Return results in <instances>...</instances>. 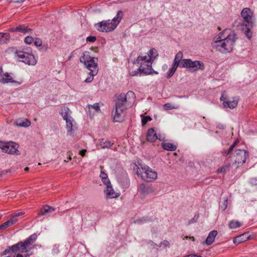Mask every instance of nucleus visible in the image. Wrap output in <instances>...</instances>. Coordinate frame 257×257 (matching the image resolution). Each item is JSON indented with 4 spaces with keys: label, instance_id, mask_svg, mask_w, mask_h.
I'll return each mask as SVG.
<instances>
[{
    "label": "nucleus",
    "instance_id": "44",
    "mask_svg": "<svg viewBox=\"0 0 257 257\" xmlns=\"http://www.w3.org/2000/svg\"><path fill=\"white\" fill-rule=\"evenodd\" d=\"M33 42L34 43V45L37 47L42 46V42L40 38H36L35 40L34 39Z\"/></svg>",
    "mask_w": 257,
    "mask_h": 257
},
{
    "label": "nucleus",
    "instance_id": "43",
    "mask_svg": "<svg viewBox=\"0 0 257 257\" xmlns=\"http://www.w3.org/2000/svg\"><path fill=\"white\" fill-rule=\"evenodd\" d=\"M152 120V118L150 116H146L142 119V123L143 125H145L149 121Z\"/></svg>",
    "mask_w": 257,
    "mask_h": 257
},
{
    "label": "nucleus",
    "instance_id": "7",
    "mask_svg": "<svg viewBox=\"0 0 257 257\" xmlns=\"http://www.w3.org/2000/svg\"><path fill=\"white\" fill-rule=\"evenodd\" d=\"M15 53L17 54L19 61L29 65H35L36 64L37 60L32 54L21 51H16Z\"/></svg>",
    "mask_w": 257,
    "mask_h": 257
},
{
    "label": "nucleus",
    "instance_id": "1",
    "mask_svg": "<svg viewBox=\"0 0 257 257\" xmlns=\"http://www.w3.org/2000/svg\"><path fill=\"white\" fill-rule=\"evenodd\" d=\"M236 39V34L233 32H230L223 40L212 42L211 46L216 51L227 54L232 51Z\"/></svg>",
    "mask_w": 257,
    "mask_h": 257
},
{
    "label": "nucleus",
    "instance_id": "31",
    "mask_svg": "<svg viewBox=\"0 0 257 257\" xmlns=\"http://www.w3.org/2000/svg\"><path fill=\"white\" fill-rule=\"evenodd\" d=\"M54 210L55 209L53 207L46 205L40 210V211L38 213V214L44 215L49 212L54 211Z\"/></svg>",
    "mask_w": 257,
    "mask_h": 257
},
{
    "label": "nucleus",
    "instance_id": "55",
    "mask_svg": "<svg viewBox=\"0 0 257 257\" xmlns=\"http://www.w3.org/2000/svg\"><path fill=\"white\" fill-rule=\"evenodd\" d=\"M100 177L101 178V179H104V178H107L108 177H107V175L106 173H105L104 172H103L102 170L101 171V173H100Z\"/></svg>",
    "mask_w": 257,
    "mask_h": 257
},
{
    "label": "nucleus",
    "instance_id": "25",
    "mask_svg": "<svg viewBox=\"0 0 257 257\" xmlns=\"http://www.w3.org/2000/svg\"><path fill=\"white\" fill-rule=\"evenodd\" d=\"M10 39V35L8 33L0 32V45L7 43Z\"/></svg>",
    "mask_w": 257,
    "mask_h": 257
},
{
    "label": "nucleus",
    "instance_id": "56",
    "mask_svg": "<svg viewBox=\"0 0 257 257\" xmlns=\"http://www.w3.org/2000/svg\"><path fill=\"white\" fill-rule=\"evenodd\" d=\"M86 152V150L83 149L79 151V155H80L81 156L84 157L85 155V153Z\"/></svg>",
    "mask_w": 257,
    "mask_h": 257
},
{
    "label": "nucleus",
    "instance_id": "30",
    "mask_svg": "<svg viewBox=\"0 0 257 257\" xmlns=\"http://www.w3.org/2000/svg\"><path fill=\"white\" fill-rule=\"evenodd\" d=\"M242 30L244 31V33L246 36V37L248 39H250L252 37V33L250 31V28L252 27H248V26H246V24L242 25Z\"/></svg>",
    "mask_w": 257,
    "mask_h": 257
},
{
    "label": "nucleus",
    "instance_id": "51",
    "mask_svg": "<svg viewBox=\"0 0 257 257\" xmlns=\"http://www.w3.org/2000/svg\"><path fill=\"white\" fill-rule=\"evenodd\" d=\"M228 169V166H223L222 167H221V168L219 169L217 171V173H224V172H225L226 171V170Z\"/></svg>",
    "mask_w": 257,
    "mask_h": 257
},
{
    "label": "nucleus",
    "instance_id": "24",
    "mask_svg": "<svg viewBox=\"0 0 257 257\" xmlns=\"http://www.w3.org/2000/svg\"><path fill=\"white\" fill-rule=\"evenodd\" d=\"M66 122V128L67 129V134L68 135H71L73 132V119L72 117L66 119L65 120Z\"/></svg>",
    "mask_w": 257,
    "mask_h": 257
},
{
    "label": "nucleus",
    "instance_id": "39",
    "mask_svg": "<svg viewBox=\"0 0 257 257\" xmlns=\"http://www.w3.org/2000/svg\"><path fill=\"white\" fill-rule=\"evenodd\" d=\"M170 242L167 240H163L158 245V248H161L162 249L165 248L166 247H169L170 246Z\"/></svg>",
    "mask_w": 257,
    "mask_h": 257
},
{
    "label": "nucleus",
    "instance_id": "53",
    "mask_svg": "<svg viewBox=\"0 0 257 257\" xmlns=\"http://www.w3.org/2000/svg\"><path fill=\"white\" fill-rule=\"evenodd\" d=\"M101 180H102V181L103 182V184H104L105 185H106V187L107 186V185H111L110 182L108 178V177L104 178V179H101Z\"/></svg>",
    "mask_w": 257,
    "mask_h": 257
},
{
    "label": "nucleus",
    "instance_id": "46",
    "mask_svg": "<svg viewBox=\"0 0 257 257\" xmlns=\"http://www.w3.org/2000/svg\"><path fill=\"white\" fill-rule=\"evenodd\" d=\"M148 221H149V219L148 217H143L141 218L137 219L136 222L139 223H144Z\"/></svg>",
    "mask_w": 257,
    "mask_h": 257
},
{
    "label": "nucleus",
    "instance_id": "21",
    "mask_svg": "<svg viewBox=\"0 0 257 257\" xmlns=\"http://www.w3.org/2000/svg\"><path fill=\"white\" fill-rule=\"evenodd\" d=\"M124 111H119L118 109H115V111L113 114V120L116 122H121L124 118Z\"/></svg>",
    "mask_w": 257,
    "mask_h": 257
},
{
    "label": "nucleus",
    "instance_id": "63",
    "mask_svg": "<svg viewBox=\"0 0 257 257\" xmlns=\"http://www.w3.org/2000/svg\"><path fill=\"white\" fill-rule=\"evenodd\" d=\"M198 217V216L195 215L194 218H193V221L192 222L196 221L195 219H197Z\"/></svg>",
    "mask_w": 257,
    "mask_h": 257
},
{
    "label": "nucleus",
    "instance_id": "61",
    "mask_svg": "<svg viewBox=\"0 0 257 257\" xmlns=\"http://www.w3.org/2000/svg\"><path fill=\"white\" fill-rule=\"evenodd\" d=\"M218 127L219 128H221V129H224L225 128V126L224 125V124H219L218 125Z\"/></svg>",
    "mask_w": 257,
    "mask_h": 257
},
{
    "label": "nucleus",
    "instance_id": "47",
    "mask_svg": "<svg viewBox=\"0 0 257 257\" xmlns=\"http://www.w3.org/2000/svg\"><path fill=\"white\" fill-rule=\"evenodd\" d=\"M88 74L90 75V76L88 77L85 80V82L86 83L91 82L93 80V77L95 75H92V74L90 73V72L88 73Z\"/></svg>",
    "mask_w": 257,
    "mask_h": 257
},
{
    "label": "nucleus",
    "instance_id": "20",
    "mask_svg": "<svg viewBox=\"0 0 257 257\" xmlns=\"http://www.w3.org/2000/svg\"><path fill=\"white\" fill-rule=\"evenodd\" d=\"M217 234V231L216 230H212L210 231L205 240V243L208 245H211L215 240V238Z\"/></svg>",
    "mask_w": 257,
    "mask_h": 257
},
{
    "label": "nucleus",
    "instance_id": "10",
    "mask_svg": "<svg viewBox=\"0 0 257 257\" xmlns=\"http://www.w3.org/2000/svg\"><path fill=\"white\" fill-rule=\"evenodd\" d=\"M248 157V153L244 150H237L235 151L233 157L235 158L233 164H237V167L242 165L245 162Z\"/></svg>",
    "mask_w": 257,
    "mask_h": 257
},
{
    "label": "nucleus",
    "instance_id": "15",
    "mask_svg": "<svg viewBox=\"0 0 257 257\" xmlns=\"http://www.w3.org/2000/svg\"><path fill=\"white\" fill-rule=\"evenodd\" d=\"M157 139L161 140V138L157 135L154 128L149 129L147 134V140L150 142H154Z\"/></svg>",
    "mask_w": 257,
    "mask_h": 257
},
{
    "label": "nucleus",
    "instance_id": "22",
    "mask_svg": "<svg viewBox=\"0 0 257 257\" xmlns=\"http://www.w3.org/2000/svg\"><path fill=\"white\" fill-rule=\"evenodd\" d=\"M161 146L164 150L168 151H174L177 148L176 145L170 143L163 142L161 144Z\"/></svg>",
    "mask_w": 257,
    "mask_h": 257
},
{
    "label": "nucleus",
    "instance_id": "23",
    "mask_svg": "<svg viewBox=\"0 0 257 257\" xmlns=\"http://www.w3.org/2000/svg\"><path fill=\"white\" fill-rule=\"evenodd\" d=\"M183 57V53L181 51H179L176 55L175 59L173 61V64L175 66L180 67V64L182 61V58Z\"/></svg>",
    "mask_w": 257,
    "mask_h": 257
},
{
    "label": "nucleus",
    "instance_id": "28",
    "mask_svg": "<svg viewBox=\"0 0 257 257\" xmlns=\"http://www.w3.org/2000/svg\"><path fill=\"white\" fill-rule=\"evenodd\" d=\"M88 112L90 114H91V109H93L94 111L92 113L94 114L96 112H98L100 111V107L99 104L98 103H95L93 104H88Z\"/></svg>",
    "mask_w": 257,
    "mask_h": 257
},
{
    "label": "nucleus",
    "instance_id": "41",
    "mask_svg": "<svg viewBox=\"0 0 257 257\" xmlns=\"http://www.w3.org/2000/svg\"><path fill=\"white\" fill-rule=\"evenodd\" d=\"M12 225V222L8 220L6 222L0 225V229H5Z\"/></svg>",
    "mask_w": 257,
    "mask_h": 257
},
{
    "label": "nucleus",
    "instance_id": "9",
    "mask_svg": "<svg viewBox=\"0 0 257 257\" xmlns=\"http://www.w3.org/2000/svg\"><path fill=\"white\" fill-rule=\"evenodd\" d=\"M138 63L140 65V67H142V68L145 69L151 72H153L154 71L152 69V60L150 58V56H139L136 60L134 61V63Z\"/></svg>",
    "mask_w": 257,
    "mask_h": 257
},
{
    "label": "nucleus",
    "instance_id": "13",
    "mask_svg": "<svg viewBox=\"0 0 257 257\" xmlns=\"http://www.w3.org/2000/svg\"><path fill=\"white\" fill-rule=\"evenodd\" d=\"M0 82L2 84L12 83H15L16 85H19L22 83V81L19 82L14 80L10 73H4L2 71L0 72Z\"/></svg>",
    "mask_w": 257,
    "mask_h": 257
},
{
    "label": "nucleus",
    "instance_id": "11",
    "mask_svg": "<svg viewBox=\"0 0 257 257\" xmlns=\"http://www.w3.org/2000/svg\"><path fill=\"white\" fill-rule=\"evenodd\" d=\"M220 100L223 101V104L225 107L233 109L237 106L238 99L237 97H233L229 99L227 96H225L224 94H222L220 97Z\"/></svg>",
    "mask_w": 257,
    "mask_h": 257
},
{
    "label": "nucleus",
    "instance_id": "57",
    "mask_svg": "<svg viewBox=\"0 0 257 257\" xmlns=\"http://www.w3.org/2000/svg\"><path fill=\"white\" fill-rule=\"evenodd\" d=\"M9 31L11 32H18L17 27H15V28H10L9 30Z\"/></svg>",
    "mask_w": 257,
    "mask_h": 257
},
{
    "label": "nucleus",
    "instance_id": "64",
    "mask_svg": "<svg viewBox=\"0 0 257 257\" xmlns=\"http://www.w3.org/2000/svg\"><path fill=\"white\" fill-rule=\"evenodd\" d=\"M198 217V216L195 215L194 218H193V221L192 222L196 221L195 219H197Z\"/></svg>",
    "mask_w": 257,
    "mask_h": 257
},
{
    "label": "nucleus",
    "instance_id": "34",
    "mask_svg": "<svg viewBox=\"0 0 257 257\" xmlns=\"http://www.w3.org/2000/svg\"><path fill=\"white\" fill-rule=\"evenodd\" d=\"M228 31H230L229 30H225L223 31L220 32L218 35H217L216 37H215L213 40L212 42H215L216 41H219L220 40H223V38H225L226 37L224 36L225 33H227Z\"/></svg>",
    "mask_w": 257,
    "mask_h": 257
},
{
    "label": "nucleus",
    "instance_id": "45",
    "mask_svg": "<svg viewBox=\"0 0 257 257\" xmlns=\"http://www.w3.org/2000/svg\"><path fill=\"white\" fill-rule=\"evenodd\" d=\"M148 245H150V247H151L152 248L158 249V246H159L158 244H157V243H155L152 240L148 241Z\"/></svg>",
    "mask_w": 257,
    "mask_h": 257
},
{
    "label": "nucleus",
    "instance_id": "36",
    "mask_svg": "<svg viewBox=\"0 0 257 257\" xmlns=\"http://www.w3.org/2000/svg\"><path fill=\"white\" fill-rule=\"evenodd\" d=\"M241 225V223L238 221H230L229 223V227L231 229H235Z\"/></svg>",
    "mask_w": 257,
    "mask_h": 257
},
{
    "label": "nucleus",
    "instance_id": "18",
    "mask_svg": "<svg viewBox=\"0 0 257 257\" xmlns=\"http://www.w3.org/2000/svg\"><path fill=\"white\" fill-rule=\"evenodd\" d=\"M139 74L140 76L142 75V74H144L145 75H149L152 74V72L146 70L145 69L142 68V67H140L138 68L136 70L130 72V74L132 76H137L138 74Z\"/></svg>",
    "mask_w": 257,
    "mask_h": 257
},
{
    "label": "nucleus",
    "instance_id": "48",
    "mask_svg": "<svg viewBox=\"0 0 257 257\" xmlns=\"http://www.w3.org/2000/svg\"><path fill=\"white\" fill-rule=\"evenodd\" d=\"M250 183L252 186L257 187V178H252L250 179Z\"/></svg>",
    "mask_w": 257,
    "mask_h": 257
},
{
    "label": "nucleus",
    "instance_id": "40",
    "mask_svg": "<svg viewBox=\"0 0 257 257\" xmlns=\"http://www.w3.org/2000/svg\"><path fill=\"white\" fill-rule=\"evenodd\" d=\"M157 53V51L155 48H152L149 51V52L147 56H150V58L152 59V58L153 57H154V58L156 57V56H154V55H156V56L158 55V54Z\"/></svg>",
    "mask_w": 257,
    "mask_h": 257
},
{
    "label": "nucleus",
    "instance_id": "33",
    "mask_svg": "<svg viewBox=\"0 0 257 257\" xmlns=\"http://www.w3.org/2000/svg\"><path fill=\"white\" fill-rule=\"evenodd\" d=\"M14 246V245H12L11 247H8L2 253V255H6L11 252H15L16 253L17 252H20V249L19 248H16V249H13V247Z\"/></svg>",
    "mask_w": 257,
    "mask_h": 257
},
{
    "label": "nucleus",
    "instance_id": "37",
    "mask_svg": "<svg viewBox=\"0 0 257 257\" xmlns=\"http://www.w3.org/2000/svg\"><path fill=\"white\" fill-rule=\"evenodd\" d=\"M23 214H24V213L22 212L15 213L12 215L11 218L10 219H9V220L12 222V224L13 225L17 222V221H18L17 217L18 216H22Z\"/></svg>",
    "mask_w": 257,
    "mask_h": 257
},
{
    "label": "nucleus",
    "instance_id": "52",
    "mask_svg": "<svg viewBox=\"0 0 257 257\" xmlns=\"http://www.w3.org/2000/svg\"><path fill=\"white\" fill-rule=\"evenodd\" d=\"M96 37L94 36H90L87 37L86 38V41L87 42H94L96 41Z\"/></svg>",
    "mask_w": 257,
    "mask_h": 257
},
{
    "label": "nucleus",
    "instance_id": "58",
    "mask_svg": "<svg viewBox=\"0 0 257 257\" xmlns=\"http://www.w3.org/2000/svg\"><path fill=\"white\" fill-rule=\"evenodd\" d=\"M53 252L54 253H57L58 252V249L56 246H55L53 249Z\"/></svg>",
    "mask_w": 257,
    "mask_h": 257
},
{
    "label": "nucleus",
    "instance_id": "5",
    "mask_svg": "<svg viewBox=\"0 0 257 257\" xmlns=\"http://www.w3.org/2000/svg\"><path fill=\"white\" fill-rule=\"evenodd\" d=\"M37 238V235L34 233L24 241H19L16 244H15L13 248L14 249L19 248L21 253L27 252L31 248L29 246L36 240Z\"/></svg>",
    "mask_w": 257,
    "mask_h": 257
},
{
    "label": "nucleus",
    "instance_id": "17",
    "mask_svg": "<svg viewBox=\"0 0 257 257\" xmlns=\"http://www.w3.org/2000/svg\"><path fill=\"white\" fill-rule=\"evenodd\" d=\"M249 238V235L248 233H244L234 237L233 239V243L236 244H238L241 242L247 240Z\"/></svg>",
    "mask_w": 257,
    "mask_h": 257
},
{
    "label": "nucleus",
    "instance_id": "62",
    "mask_svg": "<svg viewBox=\"0 0 257 257\" xmlns=\"http://www.w3.org/2000/svg\"><path fill=\"white\" fill-rule=\"evenodd\" d=\"M47 47H45V46H42L41 48H40V50H47Z\"/></svg>",
    "mask_w": 257,
    "mask_h": 257
},
{
    "label": "nucleus",
    "instance_id": "54",
    "mask_svg": "<svg viewBox=\"0 0 257 257\" xmlns=\"http://www.w3.org/2000/svg\"><path fill=\"white\" fill-rule=\"evenodd\" d=\"M125 95H126V96H127L131 97L133 98H134L135 97V94L134 92L132 91H129L128 92H127V93L126 94H125Z\"/></svg>",
    "mask_w": 257,
    "mask_h": 257
},
{
    "label": "nucleus",
    "instance_id": "2",
    "mask_svg": "<svg viewBox=\"0 0 257 257\" xmlns=\"http://www.w3.org/2000/svg\"><path fill=\"white\" fill-rule=\"evenodd\" d=\"M123 16V13L122 11H119L116 15L110 20H103L96 24L95 25L96 29L102 32H109L114 30L121 21Z\"/></svg>",
    "mask_w": 257,
    "mask_h": 257
},
{
    "label": "nucleus",
    "instance_id": "29",
    "mask_svg": "<svg viewBox=\"0 0 257 257\" xmlns=\"http://www.w3.org/2000/svg\"><path fill=\"white\" fill-rule=\"evenodd\" d=\"M18 32H21L24 34H30L32 31L31 29L24 25H21L17 27Z\"/></svg>",
    "mask_w": 257,
    "mask_h": 257
},
{
    "label": "nucleus",
    "instance_id": "49",
    "mask_svg": "<svg viewBox=\"0 0 257 257\" xmlns=\"http://www.w3.org/2000/svg\"><path fill=\"white\" fill-rule=\"evenodd\" d=\"M236 142H235L234 144H233L228 149V150L227 151V153H226V156H228L229 155L231 152L232 151L234 147H235V145H236Z\"/></svg>",
    "mask_w": 257,
    "mask_h": 257
},
{
    "label": "nucleus",
    "instance_id": "35",
    "mask_svg": "<svg viewBox=\"0 0 257 257\" xmlns=\"http://www.w3.org/2000/svg\"><path fill=\"white\" fill-rule=\"evenodd\" d=\"M177 68L178 67L172 64L171 68L169 70V71L167 73L166 77L167 78H171L174 75Z\"/></svg>",
    "mask_w": 257,
    "mask_h": 257
},
{
    "label": "nucleus",
    "instance_id": "12",
    "mask_svg": "<svg viewBox=\"0 0 257 257\" xmlns=\"http://www.w3.org/2000/svg\"><path fill=\"white\" fill-rule=\"evenodd\" d=\"M127 101V99L126 98V95L124 94L121 93L120 94L117 99L115 100V108L116 109H118L119 111H125L126 109L125 103Z\"/></svg>",
    "mask_w": 257,
    "mask_h": 257
},
{
    "label": "nucleus",
    "instance_id": "60",
    "mask_svg": "<svg viewBox=\"0 0 257 257\" xmlns=\"http://www.w3.org/2000/svg\"><path fill=\"white\" fill-rule=\"evenodd\" d=\"M25 1V0H13V2L15 3H21L24 2Z\"/></svg>",
    "mask_w": 257,
    "mask_h": 257
},
{
    "label": "nucleus",
    "instance_id": "26",
    "mask_svg": "<svg viewBox=\"0 0 257 257\" xmlns=\"http://www.w3.org/2000/svg\"><path fill=\"white\" fill-rule=\"evenodd\" d=\"M99 145L103 149H109L113 145V143L104 139H102L99 141Z\"/></svg>",
    "mask_w": 257,
    "mask_h": 257
},
{
    "label": "nucleus",
    "instance_id": "59",
    "mask_svg": "<svg viewBox=\"0 0 257 257\" xmlns=\"http://www.w3.org/2000/svg\"><path fill=\"white\" fill-rule=\"evenodd\" d=\"M186 257H202V256H200V255H198L195 254H189L188 255H187Z\"/></svg>",
    "mask_w": 257,
    "mask_h": 257
},
{
    "label": "nucleus",
    "instance_id": "14",
    "mask_svg": "<svg viewBox=\"0 0 257 257\" xmlns=\"http://www.w3.org/2000/svg\"><path fill=\"white\" fill-rule=\"evenodd\" d=\"M250 10L248 8L244 9L241 13L242 17L245 22L246 26L248 27H252V18L250 15Z\"/></svg>",
    "mask_w": 257,
    "mask_h": 257
},
{
    "label": "nucleus",
    "instance_id": "8",
    "mask_svg": "<svg viewBox=\"0 0 257 257\" xmlns=\"http://www.w3.org/2000/svg\"><path fill=\"white\" fill-rule=\"evenodd\" d=\"M18 145L15 142H2V150L3 152L12 155H20V152L18 150Z\"/></svg>",
    "mask_w": 257,
    "mask_h": 257
},
{
    "label": "nucleus",
    "instance_id": "32",
    "mask_svg": "<svg viewBox=\"0 0 257 257\" xmlns=\"http://www.w3.org/2000/svg\"><path fill=\"white\" fill-rule=\"evenodd\" d=\"M139 190L144 194H149L152 192V189L149 185L142 184L139 187Z\"/></svg>",
    "mask_w": 257,
    "mask_h": 257
},
{
    "label": "nucleus",
    "instance_id": "50",
    "mask_svg": "<svg viewBox=\"0 0 257 257\" xmlns=\"http://www.w3.org/2000/svg\"><path fill=\"white\" fill-rule=\"evenodd\" d=\"M164 108L166 110H170L174 109L175 107L172 106L170 103H166L164 105Z\"/></svg>",
    "mask_w": 257,
    "mask_h": 257
},
{
    "label": "nucleus",
    "instance_id": "38",
    "mask_svg": "<svg viewBox=\"0 0 257 257\" xmlns=\"http://www.w3.org/2000/svg\"><path fill=\"white\" fill-rule=\"evenodd\" d=\"M227 203H228V199L227 198H223V201L221 204L220 205V208L222 209L223 211H224L226 208L227 207Z\"/></svg>",
    "mask_w": 257,
    "mask_h": 257
},
{
    "label": "nucleus",
    "instance_id": "27",
    "mask_svg": "<svg viewBox=\"0 0 257 257\" xmlns=\"http://www.w3.org/2000/svg\"><path fill=\"white\" fill-rule=\"evenodd\" d=\"M71 112L70 110L67 107H64L61 109V114L64 120L72 117L70 115Z\"/></svg>",
    "mask_w": 257,
    "mask_h": 257
},
{
    "label": "nucleus",
    "instance_id": "19",
    "mask_svg": "<svg viewBox=\"0 0 257 257\" xmlns=\"http://www.w3.org/2000/svg\"><path fill=\"white\" fill-rule=\"evenodd\" d=\"M105 192L107 198H114L118 196V195L115 192L111 185H107L106 189L105 190Z\"/></svg>",
    "mask_w": 257,
    "mask_h": 257
},
{
    "label": "nucleus",
    "instance_id": "16",
    "mask_svg": "<svg viewBox=\"0 0 257 257\" xmlns=\"http://www.w3.org/2000/svg\"><path fill=\"white\" fill-rule=\"evenodd\" d=\"M14 123L17 126L26 127L31 125V121L27 118H20L16 119Z\"/></svg>",
    "mask_w": 257,
    "mask_h": 257
},
{
    "label": "nucleus",
    "instance_id": "4",
    "mask_svg": "<svg viewBox=\"0 0 257 257\" xmlns=\"http://www.w3.org/2000/svg\"><path fill=\"white\" fill-rule=\"evenodd\" d=\"M136 173L138 176H140L143 180L147 182L155 180L158 177L157 173L147 166L141 168L138 167Z\"/></svg>",
    "mask_w": 257,
    "mask_h": 257
},
{
    "label": "nucleus",
    "instance_id": "6",
    "mask_svg": "<svg viewBox=\"0 0 257 257\" xmlns=\"http://www.w3.org/2000/svg\"><path fill=\"white\" fill-rule=\"evenodd\" d=\"M180 67L182 68H189L192 72L203 70L204 69V65L200 61H192L190 59H183L180 64Z\"/></svg>",
    "mask_w": 257,
    "mask_h": 257
},
{
    "label": "nucleus",
    "instance_id": "42",
    "mask_svg": "<svg viewBox=\"0 0 257 257\" xmlns=\"http://www.w3.org/2000/svg\"><path fill=\"white\" fill-rule=\"evenodd\" d=\"M34 41V38L31 36H27L25 38L24 42L26 44L30 45L32 44Z\"/></svg>",
    "mask_w": 257,
    "mask_h": 257
},
{
    "label": "nucleus",
    "instance_id": "3",
    "mask_svg": "<svg viewBox=\"0 0 257 257\" xmlns=\"http://www.w3.org/2000/svg\"><path fill=\"white\" fill-rule=\"evenodd\" d=\"M80 61L84 64L87 69L89 70V72L92 74V75H97L98 71V59L97 58L83 54V55L80 58Z\"/></svg>",
    "mask_w": 257,
    "mask_h": 257
}]
</instances>
